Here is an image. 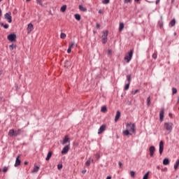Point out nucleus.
I'll return each mask as SVG.
<instances>
[{
	"mask_svg": "<svg viewBox=\"0 0 179 179\" xmlns=\"http://www.w3.org/2000/svg\"><path fill=\"white\" fill-rule=\"evenodd\" d=\"M126 128L127 129L123 131L122 132L124 136H128V135H132V134L135 132V124H132L131 122L127 123Z\"/></svg>",
	"mask_w": 179,
	"mask_h": 179,
	"instance_id": "1",
	"label": "nucleus"
},
{
	"mask_svg": "<svg viewBox=\"0 0 179 179\" xmlns=\"http://www.w3.org/2000/svg\"><path fill=\"white\" fill-rule=\"evenodd\" d=\"M134 55V49H131L129 52L126 53L124 59L126 61L127 64L131 62V59H132V57Z\"/></svg>",
	"mask_w": 179,
	"mask_h": 179,
	"instance_id": "2",
	"label": "nucleus"
},
{
	"mask_svg": "<svg viewBox=\"0 0 179 179\" xmlns=\"http://www.w3.org/2000/svg\"><path fill=\"white\" fill-rule=\"evenodd\" d=\"M173 124L171 122H164V128L166 129V131H167L169 134L170 132H171V131H173Z\"/></svg>",
	"mask_w": 179,
	"mask_h": 179,
	"instance_id": "3",
	"label": "nucleus"
},
{
	"mask_svg": "<svg viewBox=\"0 0 179 179\" xmlns=\"http://www.w3.org/2000/svg\"><path fill=\"white\" fill-rule=\"evenodd\" d=\"M108 36V31L106 30V31L102 32V36H101L102 41H102L103 44H106V43H107Z\"/></svg>",
	"mask_w": 179,
	"mask_h": 179,
	"instance_id": "4",
	"label": "nucleus"
},
{
	"mask_svg": "<svg viewBox=\"0 0 179 179\" xmlns=\"http://www.w3.org/2000/svg\"><path fill=\"white\" fill-rule=\"evenodd\" d=\"M163 150H164V142H163V141H161L159 142V155H163Z\"/></svg>",
	"mask_w": 179,
	"mask_h": 179,
	"instance_id": "5",
	"label": "nucleus"
},
{
	"mask_svg": "<svg viewBox=\"0 0 179 179\" xmlns=\"http://www.w3.org/2000/svg\"><path fill=\"white\" fill-rule=\"evenodd\" d=\"M12 14L10 13H7L4 15L5 19L8 20V23H12Z\"/></svg>",
	"mask_w": 179,
	"mask_h": 179,
	"instance_id": "6",
	"label": "nucleus"
},
{
	"mask_svg": "<svg viewBox=\"0 0 179 179\" xmlns=\"http://www.w3.org/2000/svg\"><path fill=\"white\" fill-rule=\"evenodd\" d=\"M70 148H71V146L69 144L64 146L62 150V155H66V153H68V152H69Z\"/></svg>",
	"mask_w": 179,
	"mask_h": 179,
	"instance_id": "7",
	"label": "nucleus"
},
{
	"mask_svg": "<svg viewBox=\"0 0 179 179\" xmlns=\"http://www.w3.org/2000/svg\"><path fill=\"white\" fill-rule=\"evenodd\" d=\"M149 152H150V156L151 157H153V155H155V152H156V148L155 146L152 145L149 148Z\"/></svg>",
	"mask_w": 179,
	"mask_h": 179,
	"instance_id": "8",
	"label": "nucleus"
},
{
	"mask_svg": "<svg viewBox=\"0 0 179 179\" xmlns=\"http://www.w3.org/2000/svg\"><path fill=\"white\" fill-rule=\"evenodd\" d=\"M8 40L11 42L15 41V40H16V34H10L8 36Z\"/></svg>",
	"mask_w": 179,
	"mask_h": 179,
	"instance_id": "9",
	"label": "nucleus"
},
{
	"mask_svg": "<svg viewBox=\"0 0 179 179\" xmlns=\"http://www.w3.org/2000/svg\"><path fill=\"white\" fill-rule=\"evenodd\" d=\"M34 29V27L33 26V24H31V23L28 24L27 34H30V33H31V31H33Z\"/></svg>",
	"mask_w": 179,
	"mask_h": 179,
	"instance_id": "10",
	"label": "nucleus"
},
{
	"mask_svg": "<svg viewBox=\"0 0 179 179\" xmlns=\"http://www.w3.org/2000/svg\"><path fill=\"white\" fill-rule=\"evenodd\" d=\"M163 118H164V108L161 109V110L159 112V121H161V122H163Z\"/></svg>",
	"mask_w": 179,
	"mask_h": 179,
	"instance_id": "11",
	"label": "nucleus"
},
{
	"mask_svg": "<svg viewBox=\"0 0 179 179\" xmlns=\"http://www.w3.org/2000/svg\"><path fill=\"white\" fill-rule=\"evenodd\" d=\"M68 142L69 145V138L68 136H65L64 140L60 141V143H62V145H65L66 143H68Z\"/></svg>",
	"mask_w": 179,
	"mask_h": 179,
	"instance_id": "12",
	"label": "nucleus"
},
{
	"mask_svg": "<svg viewBox=\"0 0 179 179\" xmlns=\"http://www.w3.org/2000/svg\"><path fill=\"white\" fill-rule=\"evenodd\" d=\"M106 131V124H102L99 129L98 130V134L100 135V134H103V131Z\"/></svg>",
	"mask_w": 179,
	"mask_h": 179,
	"instance_id": "13",
	"label": "nucleus"
},
{
	"mask_svg": "<svg viewBox=\"0 0 179 179\" xmlns=\"http://www.w3.org/2000/svg\"><path fill=\"white\" fill-rule=\"evenodd\" d=\"M120 117H121V113L120 112V110H117L115 117V122H117V121L120 120Z\"/></svg>",
	"mask_w": 179,
	"mask_h": 179,
	"instance_id": "14",
	"label": "nucleus"
},
{
	"mask_svg": "<svg viewBox=\"0 0 179 179\" xmlns=\"http://www.w3.org/2000/svg\"><path fill=\"white\" fill-rule=\"evenodd\" d=\"M20 156H17L15 160V167H17V166H20V159H19Z\"/></svg>",
	"mask_w": 179,
	"mask_h": 179,
	"instance_id": "15",
	"label": "nucleus"
},
{
	"mask_svg": "<svg viewBox=\"0 0 179 179\" xmlns=\"http://www.w3.org/2000/svg\"><path fill=\"white\" fill-rule=\"evenodd\" d=\"M8 136H16V133L14 129H10L8 132Z\"/></svg>",
	"mask_w": 179,
	"mask_h": 179,
	"instance_id": "16",
	"label": "nucleus"
},
{
	"mask_svg": "<svg viewBox=\"0 0 179 179\" xmlns=\"http://www.w3.org/2000/svg\"><path fill=\"white\" fill-rule=\"evenodd\" d=\"M163 164L164 166H167L168 164H170V161L169 160V158L164 159Z\"/></svg>",
	"mask_w": 179,
	"mask_h": 179,
	"instance_id": "17",
	"label": "nucleus"
},
{
	"mask_svg": "<svg viewBox=\"0 0 179 179\" xmlns=\"http://www.w3.org/2000/svg\"><path fill=\"white\" fill-rule=\"evenodd\" d=\"M24 131L22 129H19L17 131H15V136H17L18 135H20L22 132H24Z\"/></svg>",
	"mask_w": 179,
	"mask_h": 179,
	"instance_id": "18",
	"label": "nucleus"
},
{
	"mask_svg": "<svg viewBox=\"0 0 179 179\" xmlns=\"http://www.w3.org/2000/svg\"><path fill=\"white\" fill-rule=\"evenodd\" d=\"M51 156H52V152L50 151L48 155H47V157L45 158V160L46 161H48L50 160V159H51Z\"/></svg>",
	"mask_w": 179,
	"mask_h": 179,
	"instance_id": "19",
	"label": "nucleus"
},
{
	"mask_svg": "<svg viewBox=\"0 0 179 179\" xmlns=\"http://www.w3.org/2000/svg\"><path fill=\"white\" fill-rule=\"evenodd\" d=\"M169 26H171V27H174V26H176V20L173 19L170 23H169Z\"/></svg>",
	"mask_w": 179,
	"mask_h": 179,
	"instance_id": "20",
	"label": "nucleus"
},
{
	"mask_svg": "<svg viewBox=\"0 0 179 179\" xmlns=\"http://www.w3.org/2000/svg\"><path fill=\"white\" fill-rule=\"evenodd\" d=\"M40 170V166H35L32 170V173H37Z\"/></svg>",
	"mask_w": 179,
	"mask_h": 179,
	"instance_id": "21",
	"label": "nucleus"
},
{
	"mask_svg": "<svg viewBox=\"0 0 179 179\" xmlns=\"http://www.w3.org/2000/svg\"><path fill=\"white\" fill-rule=\"evenodd\" d=\"M124 29V23L120 22L119 25V31H122Z\"/></svg>",
	"mask_w": 179,
	"mask_h": 179,
	"instance_id": "22",
	"label": "nucleus"
},
{
	"mask_svg": "<svg viewBox=\"0 0 179 179\" xmlns=\"http://www.w3.org/2000/svg\"><path fill=\"white\" fill-rule=\"evenodd\" d=\"M79 9L81 10V12H86L87 9L86 8L83 7V6H79Z\"/></svg>",
	"mask_w": 179,
	"mask_h": 179,
	"instance_id": "23",
	"label": "nucleus"
},
{
	"mask_svg": "<svg viewBox=\"0 0 179 179\" xmlns=\"http://www.w3.org/2000/svg\"><path fill=\"white\" fill-rule=\"evenodd\" d=\"M0 25L5 29H9V25L8 24H4L3 22H1Z\"/></svg>",
	"mask_w": 179,
	"mask_h": 179,
	"instance_id": "24",
	"label": "nucleus"
},
{
	"mask_svg": "<svg viewBox=\"0 0 179 179\" xmlns=\"http://www.w3.org/2000/svg\"><path fill=\"white\" fill-rule=\"evenodd\" d=\"M178 166H179V159H177V161L176 162L175 164H174V169L175 170H177V169H178Z\"/></svg>",
	"mask_w": 179,
	"mask_h": 179,
	"instance_id": "25",
	"label": "nucleus"
},
{
	"mask_svg": "<svg viewBox=\"0 0 179 179\" xmlns=\"http://www.w3.org/2000/svg\"><path fill=\"white\" fill-rule=\"evenodd\" d=\"M74 17L76 20H78V21L80 20V15L79 14H75Z\"/></svg>",
	"mask_w": 179,
	"mask_h": 179,
	"instance_id": "26",
	"label": "nucleus"
},
{
	"mask_svg": "<svg viewBox=\"0 0 179 179\" xmlns=\"http://www.w3.org/2000/svg\"><path fill=\"white\" fill-rule=\"evenodd\" d=\"M93 162V159H88L86 162H85V165L86 166H90V163Z\"/></svg>",
	"mask_w": 179,
	"mask_h": 179,
	"instance_id": "27",
	"label": "nucleus"
},
{
	"mask_svg": "<svg viewBox=\"0 0 179 179\" xmlns=\"http://www.w3.org/2000/svg\"><path fill=\"white\" fill-rule=\"evenodd\" d=\"M60 10H61V12H65L66 10V6H62L61 7V8H60Z\"/></svg>",
	"mask_w": 179,
	"mask_h": 179,
	"instance_id": "28",
	"label": "nucleus"
},
{
	"mask_svg": "<svg viewBox=\"0 0 179 179\" xmlns=\"http://www.w3.org/2000/svg\"><path fill=\"white\" fill-rule=\"evenodd\" d=\"M60 38H62L63 40L66 38V34H65L64 33H62L60 34Z\"/></svg>",
	"mask_w": 179,
	"mask_h": 179,
	"instance_id": "29",
	"label": "nucleus"
},
{
	"mask_svg": "<svg viewBox=\"0 0 179 179\" xmlns=\"http://www.w3.org/2000/svg\"><path fill=\"white\" fill-rule=\"evenodd\" d=\"M101 113H106V111H107V107L102 106L101 108Z\"/></svg>",
	"mask_w": 179,
	"mask_h": 179,
	"instance_id": "30",
	"label": "nucleus"
},
{
	"mask_svg": "<svg viewBox=\"0 0 179 179\" xmlns=\"http://www.w3.org/2000/svg\"><path fill=\"white\" fill-rule=\"evenodd\" d=\"M149 171H148L144 176H143V179H148V177H149Z\"/></svg>",
	"mask_w": 179,
	"mask_h": 179,
	"instance_id": "31",
	"label": "nucleus"
},
{
	"mask_svg": "<svg viewBox=\"0 0 179 179\" xmlns=\"http://www.w3.org/2000/svg\"><path fill=\"white\" fill-rule=\"evenodd\" d=\"M129 85H131V83H128L127 84L125 85L124 86V90H128V89H129Z\"/></svg>",
	"mask_w": 179,
	"mask_h": 179,
	"instance_id": "32",
	"label": "nucleus"
},
{
	"mask_svg": "<svg viewBox=\"0 0 179 179\" xmlns=\"http://www.w3.org/2000/svg\"><path fill=\"white\" fill-rule=\"evenodd\" d=\"M147 106L149 107L150 106V96L147 98Z\"/></svg>",
	"mask_w": 179,
	"mask_h": 179,
	"instance_id": "33",
	"label": "nucleus"
},
{
	"mask_svg": "<svg viewBox=\"0 0 179 179\" xmlns=\"http://www.w3.org/2000/svg\"><path fill=\"white\" fill-rule=\"evenodd\" d=\"M73 45H75V43L71 42V43H69V48L72 49V48H73Z\"/></svg>",
	"mask_w": 179,
	"mask_h": 179,
	"instance_id": "34",
	"label": "nucleus"
},
{
	"mask_svg": "<svg viewBox=\"0 0 179 179\" xmlns=\"http://www.w3.org/2000/svg\"><path fill=\"white\" fill-rule=\"evenodd\" d=\"M130 176L132 178H134L135 177V171H130Z\"/></svg>",
	"mask_w": 179,
	"mask_h": 179,
	"instance_id": "35",
	"label": "nucleus"
},
{
	"mask_svg": "<svg viewBox=\"0 0 179 179\" xmlns=\"http://www.w3.org/2000/svg\"><path fill=\"white\" fill-rule=\"evenodd\" d=\"M71 65V62L68 60H66L65 62V66H66L68 68V66H69Z\"/></svg>",
	"mask_w": 179,
	"mask_h": 179,
	"instance_id": "36",
	"label": "nucleus"
},
{
	"mask_svg": "<svg viewBox=\"0 0 179 179\" xmlns=\"http://www.w3.org/2000/svg\"><path fill=\"white\" fill-rule=\"evenodd\" d=\"M102 3H103L104 5H107V3H110V0H103L102 1Z\"/></svg>",
	"mask_w": 179,
	"mask_h": 179,
	"instance_id": "37",
	"label": "nucleus"
},
{
	"mask_svg": "<svg viewBox=\"0 0 179 179\" xmlns=\"http://www.w3.org/2000/svg\"><path fill=\"white\" fill-rule=\"evenodd\" d=\"M177 93V89L176 88H172V94H176Z\"/></svg>",
	"mask_w": 179,
	"mask_h": 179,
	"instance_id": "38",
	"label": "nucleus"
},
{
	"mask_svg": "<svg viewBox=\"0 0 179 179\" xmlns=\"http://www.w3.org/2000/svg\"><path fill=\"white\" fill-rule=\"evenodd\" d=\"M152 58L154 59H156L157 58V52H155L153 55H152Z\"/></svg>",
	"mask_w": 179,
	"mask_h": 179,
	"instance_id": "39",
	"label": "nucleus"
},
{
	"mask_svg": "<svg viewBox=\"0 0 179 179\" xmlns=\"http://www.w3.org/2000/svg\"><path fill=\"white\" fill-rule=\"evenodd\" d=\"M127 79L128 80V83H131V76H127Z\"/></svg>",
	"mask_w": 179,
	"mask_h": 179,
	"instance_id": "40",
	"label": "nucleus"
},
{
	"mask_svg": "<svg viewBox=\"0 0 179 179\" xmlns=\"http://www.w3.org/2000/svg\"><path fill=\"white\" fill-rule=\"evenodd\" d=\"M139 92V90H134V91H132L131 92V94H136V93H138Z\"/></svg>",
	"mask_w": 179,
	"mask_h": 179,
	"instance_id": "41",
	"label": "nucleus"
},
{
	"mask_svg": "<svg viewBox=\"0 0 179 179\" xmlns=\"http://www.w3.org/2000/svg\"><path fill=\"white\" fill-rule=\"evenodd\" d=\"M57 169H58V170H62V164H58L57 165Z\"/></svg>",
	"mask_w": 179,
	"mask_h": 179,
	"instance_id": "42",
	"label": "nucleus"
},
{
	"mask_svg": "<svg viewBox=\"0 0 179 179\" xmlns=\"http://www.w3.org/2000/svg\"><path fill=\"white\" fill-rule=\"evenodd\" d=\"M95 157L99 160V159H100V154H96Z\"/></svg>",
	"mask_w": 179,
	"mask_h": 179,
	"instance_id": "43",
	"label": "nucleus"
},
{
	"mask_svg": "<svg viewBox=\"0 0 179 179\" xmlns=\"http://www.w3.org/2000/svg\"><path fill=\"white\" fill-rule=\"evenodd\" d=\"M6 171H8V168L7 167H4L3 169V173H6Z\"/></svg>",
	"mask_w": 179,
	"mask_h": 179,
	"instance_id": "44",
	"label": "nucleus"
},
{
	"mask_svg": "<svg viewBox=\"0 0 179 179\" xmlns=\"http://www.w3.org/2000/svg\"><path fill=\"white\" fill-rule=\"evenodd\" d=\"M71 50H72V49H71L70 48H68V50H67L68 54H71Z\"/></svg>",
	"mask_w": 179,
	"mask_h": 179,
	"instance_id": "45",
	"label": "nucleus"
},
{
	"mask_svg": "<svg viewBox=\"0 0 179 179\" xmlns=\"http://www.w3.org/2000/svg\"><path fill=\"white\" fill-rule=\"evenodd\" d=\"M131 2V0H124V3H129Z\"/></svg>",
	"mask_w": 179,
	"mask_h": 179,
	"instance_id": "46",
	"label": "nucleus"
},
{
	"mask_svg": "<svg viewBox=\"0 0 179 179\" xmlns=\"http://www.w3.org/2000/svg\"><path fill=\"white\" fill-rule=\"evenodd\" d=\"M10 50L12 51L13 50V45L9 46Z\"/></svg>",
	"mask_w": 179,
	"mask_h": 179,
	"instance_id": "47",
	"label": "nucleus"
},
{
	"mask_svg": "<svg viewBox=\"0 0 179 179\" xmlns=\"http://www.w3.org/2000/svg\"><path fill=\"white\" fill-rule=\"evenodd\" d=\"M37 3H39V5H41V0H36Z\"/></svg>",
	"mask_w": 179,
	"mask_h": 179,
	"instance_id": "48",
	"label": "nucleus"
},
{
	"mask_svg": "<svg viewBox=\"0 0 179 179\" xmlns=\"http://www.w3.org/2000/svg\"><path fill=\"white\" fill-rule=\"evenodd\" d=\"M96 27L97 29H100V24L97 23L96 25Z\"/></svg>",
	"mask_w": 179,
	"mask_h": 179,
	"instance_id": "49",
	"label": "nucleus"
},
{
	"mask_svg": "<svg viewBox=\"0 0 179 179\" xmlns=\"http://www.w3.org/2000/svg\"><path fill=\"white\" fill-rule=\"evenodd\" d=\"M108 54L109 55H111V50H109L108 51Z\"/></svg>",
	"mask_w": 179,
	"mask_h": 179,
	"instance_id": "50",
	"label": "nucleus"
},
{
	"mask_svg": "<svg viewBox=\"0 0 179 179\" xmlns=\"http://www.w3.org/2000/svg\"><path fill=\"white\" fill-rule=\"evenodd\" d=\"M118 164H119L120 167H121L122 166V163H121V162H119Z\"/></svg>",
	"mask_w": 179,
	"mask_h": 179,
	"instance_id": "51",
	"label": "nucleus"
},
{
	"mask_svg": "<svg viewBox=\"0 0 179 179\" xmlns=\"http://www.w3.org/2000/svg\"><path fill=\"white\" fill-rule=\"evenodd\" d=\"M82 173H83V174H85V173H86V170H83V171H82Z\"/></svg>",
	"mask_w": 179,
	"mask_h": 179,
	"instance_id": "52",
	"label": "nucleus"
},
{
	"mask_svg": "<svg viewBox=\"0 0 179 179\" xmlns=\"http://www.w3.org/2000/svg\"><path fill=\"white\" fill-rule=\"evenodd\" d=\"M159 2H160V0H157L156 1V4L157 5V3H159Z\"/></svg>",
	"mask_w": 179,
	"mask_h": 179,
	"instance_id": "53",
	"label": "nucleus"
},
{
	"mask_svg": "<svg viewBox=\"0 0 179 179\" xmlns=\"http://www.w3.org/2000/svg\"><path fill=\"white\" fill-rule=\"evenodd\" d=\"M99 13H103V10H99Z\"/></svg>",
	"mask_w": 179,
	"mask_h": 179,
	"instance_id": "54",
	"label": "nucleus"
},
{
	"mask_svg": "<svg viewBox=\"0 0 179 179\" xmlns=\"http://www.w3.org/2000/svg\"><path fill=\"white\" fill-rule=\"evenodd\" d=\"M157 170H160V166H157Z\"/></svg>",
	"mask_w": 179,
	"mask_h": 179,
	"instance_id": "55",
	"label": "nucleus"
},
{
	"mask_svg": "<svg viewBox=\"0 0 179 179\" xmlns=\"http://www.w3.org/2000/svg\"><path fill=\"white\" fill-rule=\"evenodd\" d=\"M0 16H2V10L0 9Z\"/></svg>",
	"mask_w": 179,
	"mask_h": 179,
	"instance_id": "56",
	"label": "nucleus"
},
{
	"mask_svg": "<svg viewBox=\"0 0 179 179\" xmlns=\"http://www.w3.org/2000/svg\"><path fill=\"white\" fill-rule=\"evenodd\" d=\"M106 179H111V176H107Z\"/></svg>",
	"mask_w": 179,
	"mask_h": 179,
	"instance_id": "57",
	"label": "nucleus"
},
{
	"mask_svg": "<svg viewBox=\"0 0 179 179\" xmlns=\"http://www.w3.org/2000/svg\"><path fill=\"white\" fill-rule=\"evenodd\" d=\"M31 0H26V2H30Z\"/></svg>",
	"mask_w": 179,
	"mask_h": 179,
	"instance_id": "58",
	"label": "nucleus"
},
{
	"mask_svg": "<svg viewBox=\"0 0 179 179\" xmlns=\"http://www.w3.org/2000/svg\"><path fill=\"white\" fill-rule=\"evenodd\" d=\"M135 2H139V0H134Z\"/></svg>",
	"mask_w": 179,
	"mask_h": 179,
	"instance_id": "59",
	"label": "nucleus"
},
{
	"mask_svg": "<svg viewBox=\"0 0 179 179\" xmlns=\"http://www.w3.org/2000/svg\"><path fill=\"white\" fill-rule=\"evenodd\" d=\"M24 164L26 165L27 164V162H24Z\"/></svg>",
	"mask_w": 179,
	"mask_h": 179,
	"instance_id": "60",
	"label": "nucleus"
},
{
	"mask_svg": "<svg viewBox=\"0 0 179 179\" xmlns=\"http://www.w3.org/2000/svg\"><path fill=\"white\" fill-rule=\"evenodd\" d=\"M1 75H2V71H0V76H1Z\"/></svg>",
	"mask_w": 179,
	"mask_h": 179,
	"instance_id": "61",
	"label": "nucleus"
},
{
	"mask_svg": "<svg viewBox=\"0 0 179 179\" xmlns=\"http://www.w3.org/2000/svg\"><path fill=\"white\" fill-rule=\"evenodd\" d=\"M2 1V0H0V2H1Z\"/></svg>",
	"mask_w": 179,
	"mask_h": 179,
	"instance_id": "62",
	"label": "nucleus"
},
{
	"mask_svg": "<svg viewBox=\"0 0 179 179\" xmlns=\"http://www.w3.org/2000/svg\"><path fill=\"white\" fill-rule=\"evenodd\" d=\"M170 116H171V114H169Z\"/></svg>",
	"mask_w": 179,
	"mask_h": 179,
	"instance_id": "63",
	"label": "nucleus"
},
{
	"mask_svg": "<svg viewBox=\"0 0 179 179\" xmlns=\"http://www.w3.org/2000/svg\"><path fill=\"white\" fill-rule=\"evenodd\" d=\"M0 171H1V169H0Z\"/></svg>",
	"mask_w": 179,
	"mask_h": 179,
	"instance_id": "64",
	"label": "nucleus"
}]
</instances>
